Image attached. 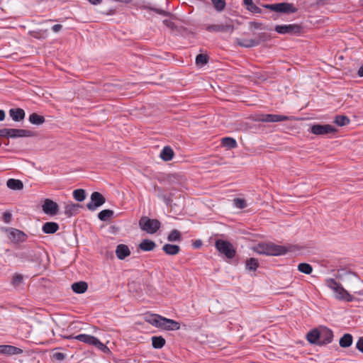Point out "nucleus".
I'll return each mask as SVG.
<instances>
[{"instance_id": "nucleus-43", "label": "nucleus", "mask_w": 363, "mask_h": 363, "mask_svg": "<svg viewBox=\"0 0 363 363\" xmlns=\"http://www.w3.org/2000/svg\"><path fill=\"white\" fill-rule=\"evenodd\" d=\"M93 346H95L99 350L106 354H108L110 352V350L108 349V347L104 343H102L98 338H96Z\"/></svg>"}, {"instance_id": "nucleus-46", "label": "nucleus", "mask_w": 363, "mask_h": 363, "mask_svg": "<svg viewBox=\"0 0 363 363\" xmlns=\"http://www.w3.org/2000/svg\"><path fill=\"white\" fill-rule=\"evenodd\" d=\"M12 215L10 212L6 211L3 214V220L6 223H9L11 220Z\"/></svg>"}, {"instance_id": "nucleus-37", "label": "nucleus", "mask_w": 363, "mask_h": 363, "mask_svg": "<svg viewBox=\"0 0 363 363\" xmlns=\"http://www.w3.org/2000/svg\"><path fill=\"white\" fill-rule=\"evenodd\" d=\"M298 270L303 274H310L313 272V267L308 263H300L298 265Z\"/></svg>"}, {"instance_id": "nucleus-54", "label": "nucleus", "mask_w": 363, "mask_h": 363, "mask_svg": "<svg viewBox=\"0 0 363 363\" xmlns=\"http://www.w3.org/2000/svg\"><path fill=\"white\" fill-rule=\"evenodd\" d=\"M5 118V113L3 110H0V121H4Z\"/></svg>"}, {"instance_id": "nucleus-8", "label": "nucleus", "mask_w": 363, "mask_h": 363, "mask_svg": "<svg viewBox=\"0 0 363 363\" xmlns=\"http://www.w3.org/2000/svg\"><path fill=\"white\" fill-rule=\"evenodd\" d=\"M275 30L279 34L299 35L302 28L298 24L277 25L275 26Z\"/></svg>"}, {"instance_id": "nucleus-41", "label": "nucleus", "mask_w": 363, "mask_h": 363, "mask_svg": "<svg viewBox=\"0 0 363 363\" xmlns=\"http://www.w3.org/2000/svg\"><path fill=\"white\" fill-rule=\"evenodd\" d=\"M335 123L339 126H345L350 123V119L345 116L340 115L335 117Z\"/></svg>"}, {"instance_id": "nucleus-47", "label": "nucleus", "mask_w": 363, "mask_h": 363, "mask_svg": "<svg viewBox=\"0 0 363 363\" xmlns=\"http://www.w3.org/2000/svg\"><path fill=\"white\" fill-rule=\"evenodd\" d=\"M163 23L168 28L174 30L175 28L174 23L171 19H164Z\"/></svg>"}, {"instance_id": "nucleus-15", "label": "nucleus", "mask_w": 363, "mask_h": 363, "mask_svg": "<svg viewBox=\"0 0 363 363\" xmlns=\"http://www.w3.org/2000/svg\"><path fill=\"white\" fill-rule=\"evenodd\" d=\"M33 135L32 131L23 129L9 128V138H27Z\"/></svg>"}, {"instance_id": "nucleus-17", "label": "nucleus", "mask_w": 363, "mask_h": 363, "mask_svg": "<svg viewBox=\"0 0 363 363\" xmlns=\"http://www.w3.org/2000/svg\"><path fill=\"white\" fill-rule=\"evenodd\" d=\"M116 255L118 259L123 260L130 255V248L125 244H119L116 247Z\"/></svg>"}, {"instance_id": "nucleus-6", "label": "nucleus", "mask_w": 363, "mask_h": 363, "mask_svg": "<svg viewBox=\"0 0 363 363\" xmlns=\"http://www.w3.org/2000/svg\"><path fill=\"white\" fill-rule=\"evenodd\" d=\"M262 6L267 9L283 13H293L297 11L293 4L286 2L273 4H264Z\"/></svg>"}, {"instance_id": "nucleus-14", "label": "nucleus", "mask_w": 363, "mask_h": 363, "mask_svg": "<svg viewBox=\"0 0 363 363\" xmlns=\"http://www.w3.org/2000/svg\"><path fill=\"white\" fill-rule=\"evenodd\" d=\"M23 353V350L9 345H0V354L6 355L20 354Z\"/></svg>"}, {"instance_id": "nucleus-5", "label": "nucleus", "mask_w": 363, "mask_h": 363, "mask_svg": "<svg viewBox=\"0 0 363 363\" xmlns=\"http://www.w3.org/2000/svg\"><path fill=\"white\" fill-rule=\"evenodd\" d=\"M4 232L6 233L9 240L15 245L25 242L28 240V235L21 230L13 228H6Z\"/></svg>"}, {"instance_id": "nucleus-9", "label": "nucleus", "mask_w": 363, "mask_h": 363, "mask_svg": "<svg viewBox=\"0 0 363 363\" xmlns=\"http://www.w3.org/2000/svg\"><path fill=\"white\" fill-rule=\"evenodd\" d=\"M234 26L232 20L228 19L225 23L211 24L206 26V30L210 32H233Z\"/></svg>"}, {"instance_id": "nucleus-28", "label": "nucleus", "mask_w": 363, "mask_h": 363, "mask_svg": "<svg viewBox=\"0 0 363 363\" xmlns=\"http://www.w3.org/2000/svg\"><path fill=\"white\" fill-rule=\"evenodd\" d=\"M353 337L351 334L346 333L340 339V346L341 347H348L352 345Z\"/></svg>"}, {"instance_id": "nucleus-1", "label": "nucleus", "mask_w": 363, "mask_h": 363, "mask_svg": "<svg viewBox=\"0 0 363 363\" xmlns=\"http://www.w3.org/2000/svg\"><path fill=\"white\" fill-rule=\"evenodd\" d=\"M254 250L258 254L269 256H280L284 255L288 252V249L281 245H275L274 243H259L254 247Z\"/></svg>"}, {"instance_id": "nucleus-38", "label": "nucleus", "mask_w": 363, "mask_h": 363, "mask_svg": "<svg viewBox=\"0 0 363 363\" xmlns=\"http://www.w3.org/2000/svg\"><path fill=\"white\" fill-rule=\"evenodd\" d=\"M23 281V277L21 274H13L12 279H11V284L15 288L19 287Z\"/></svg>"}, {"instance_id": "nucleus-29", "label": "nucleus", "mask_w": 363, "mask_h": 363, "mask_svg": "<svg viewBox=\"0 0 363 363\" xmlns=\"http://www.w3.org/2000/svg\"><path fill=\"white\" fill-rule=\"evenodd\" d=\"M238 45L243 48H252L259 44V41L254 39H244L238 42Z\"/></svg>"}, {"instance_id": "nucleus-7", "label": "nucleus", "mask_w": 363, "mask_h": 363, "mask_svg": "<svg viewBox=\"0 0 363 363\" xmlns=\"http://www.w3.org/2000/svg\"><path fill=\"white\" fill-rule=\"evenodd\" d=\"M291 117L278 114H257L255 116V121L264 123H276L290 120Z\"/></svg>"}, {"instance_id": "nucleus-30", "label": "nucleus", "mask_w": 363, "mask_h": 363, "mask_svg": "<svg viewBox=\"0 0 363 363\" xmlns=\"http://www.w3.org/2000/svg\"><path fill=\"white\" fill-rule=\"evenodd\" d=\"M165 340L162 336L152 337V345L155 349H161L165 345Z\"/></svg>"}, {"instance_id": "nucleus-2", "label": "nucleus", "mask_w": 363, "mask_h": 363, "mask_svg": "<svg viewBox=\"0 0 363 363\" xmlns=\"http://www.w3.org/2000/svg\"><path fill=\"white\" fill-rule=\"evenodd\" d=\"M326 286L332 289L335 294V297L341 301L350 302L353 301V297L342 286L336 281L334 279H328L326 280Z\"/></svg>"}, {"instance_id": "nucleus-12", "label": "nucleus", "mask_w": 363, "mask_h": 363, "mask_svg": "<svg viewBox=\"0 0 363 363\" xmlns=\"http://www.w3.org/2000/svg\"><path fill=\"white\" fill-rule=\"evenodd\" d=\"M319 345H325L332 342L333 340V332L327 327H322L319 329Z\"/></svg>"}, {"instance_id": "nucleus-39", "label": "nucleus", "mask_w": 363, "mask_h": 363, "mask_svg": "<svg viewBox=\"0 0 363 363\" xmlns=\"http://www.w3.org/2000/svg\"><path fill=\"white\" fill-rule=\"evenodd\" d=\"M73 197L77 201H83L86 198L85 191L82 189L74 190L73 191Z\"/></svg>"}, {"instance_id": "nucleus-16", "label": "nucleus", "mask_w": 363, "mask_h": 363, "mask_svg": "<svg viewBox=\"0 0 363 363\" xmlns=\"http://www.w3.org/2000/svg\"><path fill=\"white\" fill-rule=\"evenodd\" d=\"M160 328L167 330H177L180 328V324L172 319L163 318Z\"/></svg>"}, {"instance_id": "nucleus-34", "label": "nucleus", "mask_w": 363, "mask_h": 363, "mask_svg": "<svg viewBox=\"0 0 363 363\" xmlns=\"http://www.w3.org/2000/svg\"><path fill=\"white\" fill-rule=\"evenodd\" d=\"M79 205L69 203L67 204L65 207V213L68 217H71L77 213V208Z\"/></svg>"}, {"instance_id": "nucleus-55", "label": "nucleus", "mask_w": 363, "mask_h": 363, "mask_svg": "<svg viewBox=\"0 0 363 363\" xmlns=\"http://www.w3.org/2000/svg\"><path fill=\"white\" fill-rule=\"evenodd\" d=\"M358 75L359 77H363V65L359 67L358 70Z\"/></svg>"}, {"instance_id": "nucleus-10", "label": "nucleus", "mask_w": 363, "mask_h": 363, "mask_svg": "<svg viewBox=\"0 0 363 363\" xmlns=\"http://www.w3.org/2000/svg\"><path fill=\"white\" fill-rule=\"evenodd\" d=\"M106 201L104 196L97 191H94L91 195V201L86 204V207L89 211H96L99 207L102 206Z\"/></svg>"}, {"instance_id": "nucleus-26", "label": "nucleus", "mask_w": 363, "mask_h": 363, "mask_svg": "<svg viewBox=\"0 0 363 363\" xmlns=\"http://www.w3.org/2000/svg\"><path fill=\"white\" fill-rule=\"evenodd\" d=\"M6 186L12 190H21L23 188V182L19 179H9L6 182Z\"/></svg>"}, {"instance_id": "nucleus-33", "label": "nucleus", "mask_w": 363, "mask_h": 363, "mask_svg": "<svg viewBox=\"0 0 363 363\" xmlns=\"http://www.w3.org/2000/svg\"><path fill=\"white\" fill-rule=\"evenodd\" d=\"M113 215V211L110 209H105L100 211L98 214V218L101 221L108 220Z\"/></svg>"}, {"instance_id": "nucleus-58", "label": "nucleus", "mask_w": 363, "mask_h": 363, "mask_svg": "<svg viewBox=\"0 0 363 363\" xmlns=\"http://www.w3.org/2000/svg\"><path fill=\"white\" fill-rule=\"evenodd\" d=\"M201 245V243H197V246Z\"/></svg>"}, {"instance_id": "nucleus-42", "label": "nucleus", "mask_w": 363, "mask_h": 363, "mask_svg": "<svg viewBox=\"0 0 363 363\" xmlns=\"http://www.w3.org/2000/svg\"><path fill=\"white\" fill-rule=\"evenodd\" d=\"M215 9L218 11V12H220L222 11H223V9H225V0H211Z\"/></svg>"}, {"instance_id": "nucleus-59", "label": "nucleus", "mask_w": 363, "mask_h": 363, "mask_svg": "<svg viewBox=\"0 0 363 363\" xmlns=\"http://www.w3.org/2000/svg\"><path fill=\"white\" fill-rule=\"evenodd\" d=\"M359 1H360L362 2V4H363V0H359Z\"/></svg>"}, {"instance_id": "nucleus-3", "label": "nucleus", "mask_w": 363, "mask_h": 363, "mask_svg": "<svg viewBox=\"0 0 363 363\" xmlns=\"http://www.w3.org/2000/svg\"><path fill=\"white\" fill-rule=\"evenodd\" d=\"M216 249L228 259H233L236 254L233 245L228 240L221 239L216 240L215 242Z\"/></svg>"}, {"instance_id": "nucleus-50", "label": "nucleus", "mask_w": 363, "mask_h": 363, "mask_svg": "<svg viewBox=\"0 0 363 363\" xmlns=\"http://www.w3.org/2000/svg\"><path fill=\"white\" fill-rule=\"evenodd\" d=\"M54 357L55 359H56L57 360H59V361H62L63 359H65V354L62 352H56L54 354Z\"/></svg>"}, {"instance_id": "nucleus-49", "label": "nucleus", "mask_w": 363, "mask_h": 363, "mask_svg": "<svg viewBox=\"0 0 363 363\" xmlns=\"http://www.w3.org/2000/svg\"><path fill=\"white\" fill-rule=\"evenodd\" d=\"M0 137L9 138V128L0 129Z\"/></svg>"}, {"instance_id": "nucleus-57", "label": "nucleus", "mask_w": 363, "mask_h": 363, "mask_svg": "<svg viewBox=\"0 0 363 363\" xmlns=\"http://www.w3.org/2000/svg\"><path fill=\"white\" fill-rule=\"evenodd\" d=\"M201 245V243H197V246Z\"/></svg>"}, {"instance_id": "nucleus-27", "label": "nucleus", "mask_w": 363, "mask_h": 363, "mask_svg": "<svg viewBox=\"0 0 363 363\" xmlns=\"http://www.w3.org/2000/svg\"><path fill=\"white\" fill-rule=\"evenodd\" d=\"M72 289L77 294H83L87 290L88 285L85 281L75 282L72 284Z\"/></svg>"}, {"instance_id": "nucleus-51", "label": "nucleus", "mask_w": 363, "mask_h": 363, "mask_svg": "<svg viewBox=\"0 0 363 363\" xmlns=\"http://www.w3.org/2000/svg\"><path fill=\"white\" fill-rule=\"evenodd\" d=\"M250 27L253 29H260L262 24L259 22H250Z\"/></svg>"}, {"instance_id": "nucleus-45", "label": "nucleus", "mask_w": 363, "mask_h": 363, "mask_svg": "<svg viewBox=\"0 0 363 363\" xmlns=\"http://www.w3.org/2000/svg\"><path fill=\"white\" fill-rule=\"evenodd\" d=\"M233 205L239 209H242L247 206L245 200L240 198H237L233 200Z\"/></svg>"}, {"instance_id": "nucleus-40", "label": "nucleus", "mask_w": 363, "mask_h": 363, "mask_svg": "<svg viewBox=\"0 0 363 363\" xmlns=\"http://www.w3.org/2000/svg\"><path fill=\"white\" fill-rule=\"evenodd\" d=\"M258 267V261L255 258H250L246 262V268L250 271H255Z\"/></svg>"}, {"instance_id": "nucleus-31", "label": "nucleus", "mask_w": 363, "mask_h": 363, "mask_svg": "<svg viewBox=\"0 0 363 363\" xmlns=\"http://www.w3.org/2000/svg\"><path fill=\"white\" fill-rule=\"evenodd\" d=\"M222 145L228 149L235 148L238 145L236 140L230 137H225L221 140Z\"/></svg>"}, {"instance_id": "nucleus-56", "label": "nucleus", "mask_w": 363, "mask_h": 363, "mask_svg": "<svg viewBox=\"0 0 363 363\" xmlns=\"http://www.w3.org/2000/svg\"><path fill=\"white\" fill-rule=\"evenodd\" d=\"M359 294H360V295H363V290H362V291H360L359 292Z\"/></svg>"}, {"instance_id": "nucleus-18", "label": "nucleus", "mask_w": 363, "mask_h": 363, "mask_svg": "<svg viewBox=\"0 0 363 363\" xmlns=\"http://www.w3.org/2000/svg\"><path fill=\"white\" fill-rule=\"evenodd\" d=\"M163 318L164 317L157 314H147L145 316V320L152 325L160 328Z\"/></svg>"}, {"instance_id": "nucleus-48", "label": "nucleus", "mask_w": 363, "mask_h": 363, "mask_svg": "<svg viewBox=\"0 0 363 363\" xmlns=\"http://www.w3.org/2000/svg\"><path fill=\"white\" fill-rule=\"evenodd\" d=\"M356 348L363 353V336L359 337L356 343Z\"/></svg>"}, {"instance_id": "nucleus-19", "label": "nucleus", "mask_w": 363, "mask_h": 363, "mask_svg": "<svg viewBox=\"0 0 363 363\" xmlns=\"http://www.w3.org/2000/svg\"><path fill=\"white\" fill-rule=\"evenodd\" d=\"M9 113L12 120L16 122L22 121L26 115L24 110L20 108H11Z\"/></svg>"}, {"instance_id": "nucleus-35", "label": "nucleus", "mask_w": 363, "mask_h": 363, "mask_svg": "<svg viewBox=\"0 0 363 363\" xmlns=\"http://www.w3.org/2000/svg\"><path fill=\"white\" fill-rule=\"evenodd\" d=\"M243 1L250 11L255 13H261V9L253 3L252 0H243Z\"/></svg>"}, {"instance_id": "nucleus-22", "label": "nucleus", "mask_w": 363, "mask_h": 363, "mask_svg": "<svg viewBox=\"0 0 363 363\" xmlns=\"http://www.w3.org/2000/svg\"><path fill=\"white\" fill-rule=\"evenodd\" d=\"M59 229V225L55 222H47L44 223L42 230L45 234H52L57 232Z\"/></svg>"}, {"instance_id": "nucleus-25", "label": "nucleus", "mask_w": 363, "mask_h": 363, "mask_svg": "<svg viewBox=\"0 0 363 363\" xmlns=\"http://www.w3.org/2000/svg\"><path fill=\"white\" fill-rule=\"evenodd\" d=\"M156 244L154 241L144 239L139 245V247L141 250L148 252L152 251L155 248Z\"/></svg>"}, {"instance_id": "nucleus-21", "label": "nucleus", "mask_w": 363, "mask_h": 363, "mask_svg": "<svg viewBox=\"0 0 363 363\" xmlns=\"http://www.w3.org/2000/svg\"><path fill=\"white\" fill-rule=\"evenodd\" d=\"M73 338L90 345H94L97 337L90 335L79 334L73 337Z\"/></svg>"}, {"instance_id": "nucleus-52", "label": "nucleus", "mask_w": 363, "mask_h": 363, "mask_svg": "<svg viewBox=\"0 0 363 363\" xmlns=\"http://www.w3.org/2000/svg\"><path fill=\"white\" fill-rule=\"evenodd\" d=\"M62 28V25L60 24H55L52 27V30L55 32V33H57L59 32Z\"/></svg>"}, {"instance_id": "nucleus-44", "label": "nucleus", "mask_w": 363, "mask_h": 363, "mask_svg": "<svg viewBox=\"0 0 363 363\" xmlns=\"http://www.w3.org/2000/svg\"><path fill=\"white\" fill-rule=\"evenodd\" d=\"M208 62V57L206 55L199 54L196 57V63L197 65L203 66Z\"/></svg>"}, {"instance_id": "nucleus-53", "label": "nucleus", "mask_w": 363, "mask_h": 363, "mask_svg": "<svg viewBox=\"0 0 363 363\" xmlns=\"http://www.w3.org/2000/svg\"><path fill=\"white\" fill-rule=\"evenodd\" d=\"M88 1L92 5H99L102 2L103 0H88Z\"/></svg>"}, {"instance_id": "nucleus-32", "label": "nucleus", "mask_w": 363, "mask_h": 363, "mask_svg": "<svg viewBox=\"0 0 363 363\" xmlns=\"http://www.w3.org/2000/svg\"><path fill=\"white\" fill-rule=\"evenodd\" d=\"M28 121L32 124L41 125L45 122V118L43 116L33 113L29 116Z\"/></svg>"}, {"instance_id": "nucleus-23", "label": "nucleus", "mask_w": 363, "mask_h": 363, "mask_svg": "<svg viewBox=\"0 0 363 363\" xmlns=\"http://www.w3.org/2000/svg\"><path fill=\"white\" fill-rule=\"evenodd\" d=\"M160 156L163 161H170L174 157V151L170 147L166 146L161 150Z\"/></svg>"}, {"instance_id": "nucleus-4", "label": "nucleus", "mask_w": 363, "mask_h": 363, "mask_svg": "<svg viewBox=\"0 0 363 363\" xmlns=\"http://www.w3.org/2000/svg\"><path fill=\"white\" fill-rule=\"evenodd\" d=\"M161 223L157 219H151L147 216H143L139 220V226L141 230L149 234L155 233L160 228Z\"/></svg>"}, {"instance_id": "nucleus-11", "label": "nucleus", "mask_w": 363, "mask_h": 363, "mask_svg": "<svg viewBox=\"0 0 363 363\" xmlns=\"http://www.w3.org/2000/svg\"><path fill=\"white\" fill-rule=\"evenodd\" d=\"M311 132L314 135H323L336 132V129L331 125L315 124L311 126Z\"/></svg>"}, {"instance_id": "nucleus-24", "label": "nucleus", "mask_w": 363, "mask_h": 363, "mask_svg": "<svg viewBox=\"0 0 363 363\" xmlns=\"http://www.w3.org/2000/svg\"><path fill=\"white\" fill-rule=\"evenodd\" d=\"M162 250L168 255H175L179 252L180 247L177 245L165 244L162 247Z\"/></svg>"}, {"instance_id": "nucleus-13", "label": "nucleus", "mask_w": 363, "mask_h": 363, "mask_svg": "<svg viewBox=\"0 0 363 363\" xmlns=\"http://www.w3.org/2000/svg\"><path fill=\"white\" fill-rule=\"evenodd\" d=\"M42 209L45 214L55 216L59 211V206L56 202L46 199L42 206Z\"/></svg>"}, {"instance_id": "nucleus-20", "label": "nucleus", "mask_w": 363, "mask_h": 363, "mask_svg": "<svg viewBox=\"0 0 363 363\" xmlns=\"http://www.w3.org/2000/svg\"><path fill=\"white\" fill-rule=\"evenodd\" d=\"M306 339L311 344L319 345V342H320L319 330L313 329V330L309 331L306 335Z\"/></svg>"}, {"instance_id": "nucleus-36", "label": "nucleus", "mask_w": 363, "mask_h": 363, "mask_svg": "<svg viewBox=\"0 0 363 363\" xmlns=\"http://www.w3.org/2000/svg\"><path fill=\"white\" fill-rule=\"evenodd\" d=\"M181 240V233L178 230H172L167 236V240L169 242L179 241Z\"/></svg>"}]
</instances>
